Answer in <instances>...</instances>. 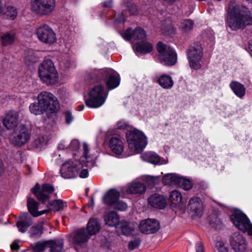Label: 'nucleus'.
Returning <instances> with one entry per match:
<instances>
[{
    "mask_svg": "<svg viewBox=\"0 0 252 252\" xmlns=\"http://www.w3.org/2000/svg\"><path fill=\"white\" fill-rule=\"evenodd\" d=\"M227 24L233 31L252 25V13L247 7L231 0L227 8Z\"/></svg>",
    "mask_w": 252,
    "mask_h": 252,
    "instance_id": "f257e3e1",
    "label": "nucleus"
},
{
    "mask_svg": "<svg viewBox=\"0 0 252 252\" xmlns=\"http://www.w3.org/2000/svg\"><path fill=\"white\" fill-rule=\"evenodd\" d=\"M38 75L40 80L48 86L58 83V71L53 62L49 58L45 59L38 66Z\"/></svg>",
    "mask_w": 252,
    "mask_h": 252,
    "instance_id": "f03ea898",
    "label": "nucleus"
},
{
    "mask_svg": "<svg viewBox=\"0 0 252 252\" xmlns=\"http://www.w3.org/2000/svg\"><path fill=\"white\" fill-rule=\"evenodd\" d=\"M126 138L129 155L142 152L147 144V137L144 133L136 129L129 130Z\"/></svg>",
    "mask_w": 252,
    "mask_h": 252,
    "instance_id": "7ed1b4c3",
    "label": "nucleus"
},
{
    "mask_svg": "<svg viewBox=\"0 0 252 252\" xmlns=\"http://www.w3.org/2000/svg\"><path fill=\"white\" fill-rule=\"evenodd\" d=\"M108 94L103 85L99 84L94 86L88 94L89 98L85 99L86 105L91 108L100 107L105 102Z\"/></svg>",
    "mask_w": 252,
    "mask_h": 252,
    "instance_id": "20e7f679",
    "label": "nucleus"
},
{
    "mask_svg": "<svg viewBox=\"0 0 252 252\" xmlns=\"http://www.w3.org/2000/svg\"><path fill=\"white\" fill-rule=\"evenodd\" d=\"M39 104L46 111V113H57L60 109V104L57 98L51 93L42 92L37 96Z\"/></svg>",
    "mask_w": 252,
    "mask_h": 252,
    "instance_id": "39448f33",
    "label": "nucleus"
},
{
    "mask_svg": "<svg viewBox=\"0 0 252 252\" xmlns=\"http://www.w3.org/2000/svg\"><path fill=\"white\" fill-rule=\"evenodd\" d=\"M83 166L80 160L70 159L62 164L60 172L61 176L64 179L74 178L78 176L79 172Z\"/></svg>",
    "mask_w": 252,
    "mask_h": 252,
    "instance_id": "423d86ee",
    "label": "nucleus"
},
{
    "mask_svg": "<svg viewBox=\"0 0 252 252\" xmlns=\"http://www.w3.org/2000/svg\"><path fill=\"white\" fill-rule=\"evenodd\" d=\"M56 3V0H32L31 10L41 16L49 15L54 10Z\"/></svg>",
    "mask_w": 252,
    "mask_h": 252,
    "instance_id": "0eeeda50",
    "label": "nucleus"
},
{
    "mask_svg": "<svg viewBox=\"0 0 252 252\" xmlns=\"http://www.w3.org/2000/svg\"><path fill=\"white\" fill-rule=\"evenodd\" d=\"M159 59L164 65H173L177 62V56L174 49L159 42L157 44Z\"/></svg>",
    "mask_w": 252,
    "mask_h": 252,
    "instance_id": "6e6552de",
    "label": "nucleus"
},
{
    "mask_svg": "<svg viewBox=\"0 0 252 252\" xmlns=\"http://www.w3.org/2000/svg\"><path fill=\"white\" fill-rule=\"evenodd\" d=\"M190 67L198 70L201 67V60L203 56V49L200 44L191 46L187 52Z\"/></svg>",
    "mask_w": 252,
    "mask_h": 252,
    "instance_id": "1a4fd4ad",
    "label": "nucleus"
},
{
    "mask_svg": "<svg viewBox=\"0 0 252 252\" xmlns=\"http://www.w3.org/2000/svg\"><path fill=\"white\" fill-rule=\"evenodd\" d=\"M230 219L240 230L252 235V224L245 214L242 212L235 213L231 216Z\"/></svg>",
    "mask_w": 252,
    "mask_h": 252,
    "instance_id": "9d476101",
    "label": "nucleus"
},
{
    "mask_svg": "<svg viewBox=\"0 0 252 252\" xmlns=\"http://www.w3.org/2000/svg\"><path fill=\"white\" fill-rule=\"evenodd\" d=\"M54 190L55 188L53 185L48 183L43 184L41 189L40 186L38 183L31 189V191L37 199L42 204H44L50 198V195L46 194L44 192L52 193Z\"/></svg>",
    "mask_w": 252,
    "mask_h": 252,
    "instance_id": "9b49d317",
    "label": "nucleus"
},
{
    "mask_svg": "<svg viewBox=\"0 0 252 252\" xmlns=\"http://www.w3.org/2000/svg\"><path fill=\"white\" fill-rule=\"evenodd\" d=\"M36 34L39 40L46 44H53L57 40L56 34L53 29L46 24L38 28L36 30Z\"/></svg>",
    "mask_w": 252,
    "mask_h": 252,
    "instance_id": "f8f14e48",
    "label": "nucleus"
},
{
    "mask_svg": "<svg viewBox=\"0 0 252 252\" xmlns=\"http://www.w3.org/2000/svg\"><path fill=\"white\" fill-rule=\"evenodd\" d=\"M88 79L92 83L104 81L108 90H110V72L108 69L94 70L88 75Z\"/></svg>",
    "mask_w": 252,
    "mask_h": 252,
    "instance_id": "ddd939ff",
    "label": "nucleus"
},
{
    "mask_svg": "<svg viewBox=\"0 0 252 252\" xmlns=\"http://www.w3.org/2000/svg\"><path fill=\"white\" fill-rule=\"evenodd\" d=\"M230 243L235 252H245L247 249L246 239L238 232H234L231 235Z\"/></svg>",
    "mask_w": 252,
    "mask_h": 252,
    "instance_id": "4468645a",
    "label": "nucleus"
},
{
    "mask_svg": "<svg viewBox=\"0 0 252 252\" xmlns=\"http://www.w3.org/2000/svg\"><path fill=\"white\" fill-rule=\"evenodd\" d=\"M160 227L158 221L155 219L142 220L139 225L140 231L143 234H149L158 231Z\"/></svg>",
    "mask_w": 252,
    "mask_h": 252,
    "instance_id": "2eb2a0df",
    "label": "nucleus"
},
{
    "mask_svg": "<svg viewBox=\"0 0 252 252\" xmlns=\"http://www.w3.org/2000/svg\"><path fill=\"white\" fill-rule=\"evenodd\" d=\"M124 38L127 40H133L141 42L145 40L146 38V34L145 31L141 28L138 27L134 31L131 29H127L124 33Z\"/></svg>",
    "mask_w": 252,
    "mask_h": 252,
    "instance_id": "dca6fc26",
    "label": "nucleus"
},
{
    "mask_svg": "<svg viewBox=\"0 0 252 252\" xmlns=\"http://www.w3.org/2000/svg\"><path fill=\"white\" fill-rule=\"evenodd\" d=\"M18 113L15 111H9L2 119L3 126L7 129L10 130L17 127L18 121Z\"/></svg>",
    "mask_w": 252,
    "mask_h": 252,
    "instance_id": "f3484780",
    "label": "nucleus"
},
{
    "mask_svg": "<svg viewBox=\"0 0 252 252\" xmlns=\"http://www.w3.org/2000/svg\"><path fill=\"white\" fill-rule=\"evenodd\" d=\"M18 134L14 137V142L15 145L20 146L25 144L30 139L31 134L28 128L23 125H21L18 128Z\"/></svg>",
    "mask_w": 252,
    "mask_h": 252,
    "instance_id": "a211bd4d",
    "label": "nucleus"
},
{
    "mask_svg": "<svg viewBox=\"0 0 252 252\" xmlns=\"http://www.w3.org/2000/svg\"><path fill=\"white\" fill-rule=\"evenodd\" d=\"M72 237L73 244L78 246L86 243L91 237L87 232L86 228L84 227L75 230Z\"/></svg>",
    "mask_w": 252,
    "mask_h": 252,
    "instance_id": "6ab92c4d",
    "label": "nucleus"
},
{
    "mask_svg": "<svg viewBox=\"0 0 252 252\" xmlns=\"http://www.w3.org/2000/svg\"><path fill=\"white\" fill-rule=\"evenodd\" d=\"M120 192L115 189H111V208L120 211H125L127 209L126 203L119 200Z\"/></svg>",
    "mask_w": 252,
    "mask_h": 252,
    "instance_id": "aec40b11",
    "label": "nucleus"
},
{
    "mask_svg": "<svg viewBox=\"0 0 252 252\" xmlns=\"http://www.w3.org/2000/svg\"><path fill=\"white\" fill-rule=\"evenodd\" d=\"M124 150V140L119 136L111 137V154L117 157L123 154Z\"/></svg>",
    "mask_w": 252,
    "mask_h": 252,
    "instance_id": "412c9836",
    "label": "nucleus"
},
{
    "mask_svg": "<svg viewBox=\"0 0 252 252\" xmlns=\"http://www.w3.org/2000/svg\"><path fill=\"white\" fill-rule=\"evenodd\" d=\"M20 220L16 223V226L18 228L19 231L24 233L27 231V229L32 224V220L29 214L27 212L21 213L19 216Z\"/></svg>",
    "mask_w": 252,
    "mask_h": 252,
    "instance_id": "4be33fe9",
    "label": "nucleus"
},
{
    "mask_svg": "<svg viewBox=\"0 0 252 252\" xmlns=\"http://www.w3.org/2000/svg\"><path fill=\"white\" fill-rule=\"evenodd\" d=\"M148 203L153 207L163 209L166 205V200L162 195L156 193L148 198Z\"/></svg>",
    "mask_w": 252,
    "mask_h": 252,
    "instance_id": "5701e85b",
    "label": "nucleus"
},
{
    "mask_svg": "<svg viewBox=\"0 0 252 252\" xmlns=\"http://www.w3.org/2000/svg\"><path fill=\"white\" fill-rule=\"evenodd\" d=\"M116 231L119 235L123 234L128 236L134 234L135 227L131 223L122 222L119 228L116 230Z\"/></svg>",
    "mask_w": 252,
    "mask_h": 252,
    "instance_id": "b1692460",
    "label": "nucleus"
},
{
    "mask_svg": "<svg viewBox=\"0 0 252 252\" xmlns=\"http://www.w3.org/2000/svg\"><path fill=\"white\" fill-rule=\"evenodd\" d=\"M101 225L96 218H91L86 227V231L91 237L99 232Z\"/></svg>",
    "mask_w": 252,
    "mask_h": 252,
    "instance_id": "393cba45",
    "label": "nucleus"
},
{
    "mask_svg": "<svg viewBox=\"0 0 252 252\" xmlns=\"http://www.w3.org/2000/svg\"><path fill=\"white\" fill-rule=\"evenodd\" d=\"M188 208L194 212L197 215H199L203 210V204L201 200L198 197H193L189 202Z\"/></svg>",
    "mask_w": 252,
    "mask_h": 252,
    "instance_id": "a878e982",
    "label": "nucleus"
},
{
    "mask_svg": "<svg viewBox=\"0 0 252 252\" xmlns=\"http://www.w3.org/2000/svg\"><path fill=\"white\" fill-rule=\"evenodd\" d=\"M146 189V186L141 183L132 182L127 185L126 192L130 194H142Z\"/></svg>",
    "mask_w": 252,
    "mask_h": 252,
    "instance_id": "bb28decb",
    "label": "nucleus"
},
{
    "mask_svg": "<svg viewBox=\"0 0 252 252\" xmlns=\"http://www.w3.org/2000/svg\"><path fill=\"white\" fill-rule=\"evenodd\" d=\"M64 240L63 239H56L49 240L50 252H62L63 250Z\"/></svg>",
    "mask_w": 252,
    "mask_h": 252,
    "instance_id": "cd10ccee",
    "label": "nucleus"
},
{
    "mask_svg": "<svg viewBox=\"0 0 252 252\" xmlns=\"http://www.w3.org/2000/svg\"><path fill=\"white\" fill-rule=\"evenodd\" d=\"M157 82L163 89H169L172 88L174 82L173 79L169 75L163 74L160 76Z\"/></svg>",
    "mask_w": 252,
    "mask_h": 252,
    "instance_id": "c85d7f7f",
    "label": "nucleus"
},
{
    "mask_svg": "<svg viewBox=\"0 0 252 252\" xmlns=\"http://www.w3.org/2000/svg\"><path fill=\"white\" fill-rule=\"evenodd\" d=\"M135 49L137 52L142 54H147L151 52L153 49L152 43L145 41L137 42Z\"/></svg>",
    "mask_w": 252,
    "mask_h": 252,
    "instance_id": "c756f323",
    "label": "nucleus"
},
{
    "mask_svg": "<svg viewBox=\"0 0 252 252\" xmlns=\"http://www.w3.org/2000/svg\"><path fill=\"white\" fill-rule=\"evenodd\" d=\"M102 149L104 153L110 155V131L108 129L107 131L101 133Z\"/></svg>",
    "mask_w": 252,
    "mask_h": 252,
    "instance_id": "7c9ffc66",
    "label": "nucleus"
},
{
    "mask_svg": "<svg viewBox=\"0 0 252 252\" xmlns=\"http://www.w3.org/2000/svg\"><path fill=\"white\" fill-rule=\"evenodd\" d=\"M16 37V34L14 32H6L0 37L2 45L7 46L12 45L14 43Z\"/></svg>",
    "mask_w": 252,
    "mask_h": 252,
    "instance_id": "2f4dec72",
    "label": "nucleus"
},
{
    "mask_svg": "<svg viewBox=\"0 0 252 252\" xmlns=\"http://www.w3.org/2000/svg\"><path fill=\"white\" fill-rule=\"evenodd\" d=\"M230 87L234 94L239 97H242L245 94V88L242 84L237 81L231 82L230 84Z\"/></svg>",
    "mask_w": 252,
    "mask_h": 252,
    "instance_id": "473e14b6",
    "label": "nucleus"
},
{
    "mask_svg": "<svg viewBox=\"0 0 252 252\" xmlns=\"http://www.w3.org/2000/svg\"><path fill=\"white\" fill-rule=\"evenodd\" d=\"M27 206L30 214L34 217L39 209L38 203L33 198L29 197L27 199Z\"/></svg>",
    "mask_w": 252,
    "mask_h": 252,
    "instance_id": "72a5a7b5",
    "label": "nucleus"
},
{
    "mask_svg": "<svg viewBox=\"0 0 252 252\" xmlns=\"http://www.w3.org/2000/svg\"><path fill=\"white\" fill-rule=\"evenodd\" d=\"M44 226L42 223H38L32 226L30 230L31 238H39L43 233Z\"/></svg>",
    "mask_w": 252,
    "mask_h": 252,
    "instance_id": "f704fd0d",
    "label": "nucleus"
},
{
    "mask_svg": "<svg viewBox=\"0 0 252 252\" xmlns=\"http://www.w3.org/2000/svg\"><path fill=\"white\" fill-rule=\"evenodd\" d=\"M49 205L52 207V210L54 212L63 210L65 207H67L66 202L62 199H54L49 202Z\"/></svg>",
    "mask_w": 252,
    "mask_h": 252,
    "instance_id": "c9c22d12",
    "label": "nucleus"
},
{
    "mask_svg": "<svg viewBox=\"0 0 252 252\" xmlns=\"http://www.w3.org/2000/svg\"><path fill=\"white\" fill-rule=\"evenodd\" d=\"M47 247H49V240L40 241L31 244L34 252H43Z\"/></svg>",
    "mask_w": 252,
    "mask_h": 252,
    "instance_id": "e433bc0d",
    "label": "nucleus"
},
{
    "mask_svg": "<svg viewBox=\"0 0 252 252\" xmlns=\"http://www.w3.org/2000/svg\"><path fill=\"white\" fill-rule=\"evenodd\" d=\"M141 157L143 160L153 164H157L159 162V157L154 153L147 152L142 155Z\"/></svg>",
    "mask_w": 252,
    "mask_h": 252,
    "instance_id": "4c0bfd02",
    "label": "nucleus"
},
{
    "mask_svg": "<svg viewBox=\"0 0 252 252\" xmlns=\"http://www.w3.org/2000/svg\"><path fill=\"white\" fill-rule=\"evenodd\" d=\"M29 109L31 113L35 115H40L46 113V111L41 105L39 104V101H38L37 103H31L29 106Z\"/></svg>",
    "mask_w": 252,
    "mask_h": 252,
    "instance_id": "58836bf2",
    "label": "nucleus"
},
{
    "mask_svg": "<svg viewBox=\"0 0 252 252\" xmlns=\"http://www.w3.org/2000/svg\"><path fill=\"white\" fill-rule=\"evenodd\" d=\"M102 9L100 11V13L99 15V17L102 19H106L105 22L106 24H108V19L110 17V15L107 13V12L109 10V9L110 7V0H108L103 2L102 5Z\"/></svg>",
    "mask_w": 252,
    "mask_h": 252,
    "instance_id": "ea45409f",
    "label": "nucleus"
},
{
    "mask_svg": "<svg viewBox=\"0 0 252 252\" xmlns=\"http://www.w3.org/2000/svg\"><path fill=\"white\" fill-rule=\"evenodd\" d=\"M180 176L175 174H167L162 178V182L165 185H176Z\"/></svg>",
    "mask_w": 252,
    "mask_h": 252,
    "instance_id": "a19ab883",
    "label": "nucleus"
},
{
    "mask_svg": "<svg viewBox=\"0 0 252 252\" xmlns=\"http://www.w3.org/2000/svg\"><path fill=\"white\" fill-rule=\"evenodd\" d=\"M38 58L32 50H28L25 57V63L28 66L37 62Z\"/></svg>",
    "mask_w": 252,
    "mask_h": 252,
    "instance_id": "79ce46f5",
    "label": "nucleus"
},
{
    "mask_svg": "<svg viewBox=\"0 0 252 252\" xmlns=\"http://www.w3.org/2000/svg\"><path fill=\"white\" fill-rule=\"evenodd\" d=\"M177 185L184 190H188L191 189L193 184L190 180L180 176Z\"/></svg>",
    "mask_w": 252,
    "mask_h": 252,
    "instance_id": "37998d69",
    "label": "nucleus"
},
{
    "mask_svg": "<svg viewBox=\"0 0 252 252\" xmlns=\"http://www.w3.org/2000/svg\"><path fill=\"white\" fill-rule=\"evenodd\" d=\"M193 27V22L190 19L183 20L180 24V29L184 32H188L192 30Z\"/></svg>",
    "mask_w": 252,
    "mask_h": 252,
    "instance_id": "c03bdc74",
    "label": "nucleus"
},
{
    "mask_svg": "<svg viewBox=\"0 0 252 252\" xmlns=\"http://www.w3.org/2000/svg\"><path fill=\"white\" fill-rule=\"evenodd\" d=\"M5 16L7 19L14 20L18 15L17 8L13 6H8L6 7V11L4 13Z\"/></svg>",
    "mask_w": 252,
    "mask_h": 252,
    "instance_id": "a18cd8bd",
    "label": "nucleus"
},
{
    "mask_svg": "<svg viewBox=\"0 0 252 252\" xmlns=\"http://www.w3.org/2000/svg\"><path fill=\"white\" fill-rule=\"evenodd\" d=\"M169 199L176 204H180L182 203L183 197L179 191L174 190L170 192Z\"/></svg>",
    "mask_w": 252,
    "mask_h": 252,
    "instance_id": "49530a36",
    "label": "nucleus"
},
{
    "mask_svg": "<svg viewBox=\"0 0 252 252\" xmlns=\"http://www.w3.org/2000/svg\"><path fill=\"white\" fill-rule=\"evenodd\" d=\"M111 90L117 87L120 83V77L118 73L111 69Z\"/></svg>",
    "mask_w": 252,
    "mask_h": 252,
    "instance_id": "de8ad7c7",
    "label": "nucleus"
},
{
    "mask_svg": "<svg viewBox=\"0 0 252 252\" xmlns=\"http://www.w3.org/2000/svg\"><path fill=\"white\" fill-rule=\"evenodd\" d=\"M215 252H228V249L225 243L222 240L218 241L214 248Z\"/></svg>",
    "mask_w": 252,
    "mask_h": 252,
    "instance_id": "09e8293b",
    "label": "nucleus"
},
{
    "mask_svg": "<svg viewBox=\"0 0 252 252\" xmlns=\"http://www.w3.org/2000/svg\"><path fill=\"white\" fill-rule=\"evenodd\" d=\"M163 33L172 36L175 34L176 29L172 25H169L162 28Z\"/></svg>",
    "mask_w": 252,
    "mask_h": 252,
    "instance_id": "8fccbe9b",
    "label": "nucleus"
},
{
    "mask_svg": "<svg viewBox=\"0 0 252 252\" xmlns=\"http://www.w3.org/2000/svg\"><path fill=\"white\" fill-rule=\"evenodd\" d=\"M120 225L119 216L115 212L111 211V226H115L116 230H117Z\"/></svg>",
    "mask_w": 252,
    "mask_h": 252,
    "instance_id": "3c124183",
    "label": "nucleus"
},
{
    "mask_svg": "<svg viewBox=\"0 0 252 252\" xmlns=\"http://www.w3.org/2000/svg\"><path fill=\"white\" fill-rule=\"evenodd\" d=\"M64 117L65 122L66 125H70L74 120V116L70 110H66L63 113Z\"/></svg>",
    "mask_w": 252,
    "mask_h": 252,
    "instance_id": "603ef678",
    "label": "nucleus"
},
{
    "mask_svg": "<svg viewBox=\"0 0 252 252\" xmlns=\"http://www.w3.org/2000/svg\"><path fill=\"white\" fill-rule=\"evenodd\" d=\"M46 143L43 137H39L35 139L33 142V146L36 148H41Z\"/></svg>",
    "mask_w": 252,
    "mask_h": 252,
    "instance_id": "864d4df0",
    "label": "nucleus"
},
{
    "mask_svg": "<svg viewBox=\"0 0 252 252\" xmlns=\"http://www.w3.org/2000/svg\"><path fill=\"white\" fill-rule=\"evenodd\" d=\"M141 242L139 238H136L133 240L130 241L128 244V248L129 250H133L137 248Z\"/></svg>",
    "mask_w": 252,
    "mask_h": 252,
    "instance_id": "5fc2aeb1",
    "label": "nucleus"
},
{
    "mask_svg": "<svg viewBox=\"0 0 252 252\" xmlns=\"http://www.w3.org/2000/svg\"><path fill=\"white\" fill-rule=\"evenodd\" d=\"M127 8L130 15H136L139 13L138 8L133 3H128Z\"/></svg>",
    "mask_w": 252,
    "mask_h": 252,
    "instance_id": "6e6d98bb",
    "label": "nucleus"
},
{
    "mask_svg": "<svg viewBox=\"0 0 252 252\" xmlns=\"http://www.w3.org/2000/svg\"><path fill=\"white\" fill-rule=\"evenodd\" d=\"M102 201L103 204L106 205L108 207H110V189H108L104 194Z\"/></svg>",
    "mask_w": 252,
    "mask_h": 252,
    "instance_id": "4d7b16f0",
    "label": "nucleus"
},
{
    "mask_svg": "<svg viewBox=\"0 0 252 252\" xmlns=\"http://www.w3.org/2000/svg\"><path fill=\"white\" fill-rule=\"evenodd\" d=\"M69 147L72 151H78L80 148L79 141L77 139L72 140L69 144Z\"/></svg>",
    "mask_w": 252,
    "mask_h": 252,
    "instance_id": "13d9d810",
    "label": "nucleus"
},
{
    "mask_svg": "<svg viewBox=\"0 0 252 252\" xmlns=\"http://www.w3.org/2000/svg\"><path fill=\"white\" fill-rule=\"evenodd\" d=\"M103 219L106 225L110 226V210H107L103 214Z\"/></svg>",
    "mask_w": 252,
    "mask_h": 252,
    "instance_id": "bf43d9fd",
    "label": "nucleus"
},
{
    "mask_svg": "<svg viewBox=\"0 0 252 252\" xmlns=\"http://www.w3.org/2000/svg\"><path fill=\"white\" fill-rule=\"evenodd\" d=\"M19 241H20L19 240H15L14 241L10 246L11 250L18 252L20 250V247L19 245Z\"/></svg>",
    "mask_w": 252,
    "mask_h": 252,
    "instance_id": "052dcab7",
    "label": "nucleus"
},
{
    "mask_svg": "<svg viewBox=\"0 0 252 252\" xmlns=\"http://www.w3.org/2000/svg\"><path fill=\"white\" fill-rule=\"evenodd\" d=\"M195 247L196 252H204V248L201 242H198Z\"/></svg>",
    "mask_w": 252,
    "mask_h": 252,
    "instance_id": "680f3d73",
    "label": "nucleus"
},
{
    "mask_svg": "<svg viewBox=\"0 0 252 252\" xmlns=\"http://www.w3.org/2000/svg\"><path fill=\"white\" fill-rule=\"evenodd\" d=\"M89 176V172L87 169H83L79 174V177L81 178H86Z\"/></svg>",
    "mask_w": 252,
    "mask_h": 252,
    "instance_id": "e2e57ef3",
    "label": "nucleus"
},
{
    "mask_svg": "<svg viewBox=\"0 0 252 252\" xmlns=\"http://www.w3.org/2000/svg\"><path fill=\"white\" fill-rule=\"evenodd\" d=\"M83 156L85 158H87L88 154L89 152V145L86 143H83Z\"/></svg>",
    "mask_w": 252,
    "mask_h": 252,
    "instance_id": "0e129e2a",
    "label": "nucleus"
},
{
    "mask_svg": "<svg viewBox=\"0 0 252 252\" xmlns=\"http://www.w3.org/2000/svg\"><path fill=\"white\" fill-rule=\"evenodd\" d=\"M62 63H63V64H64V67L66 69H68V68L71 67L72 65V62L69 59H67V60H65Z\"/></svg>",
    "mask_w": 252,
    "mask_h": 252,
    "instance_id": "69168bd1",
    "label": "nucleus"
},
{
    "mask_svg": "<svg viewBox=\"0 0 252 252\" xmlns=\"http://www.w3.org/2000/svg\"><path fill=\"white\" fill-rule=\"evenodd\" d=\"M68 147V145H65L64 144V142H62L59 144L58 146V149L59 150H64V149H67Z\"/></svg>",
    "mask_w": 252,
    "mask_h": 252,
    "instance_id": "338daca9",
    "label": "nucleus"
},
{
    "mask_svg": "<svg viewBox=\"0 0 252 252\" xmlns=\"http://www.w3.org/2000/svg\"><path fill=\"white\" fill-rule=\"evenodd\" d=\"M127 125L124 122L120 121L117 123V128L119 129H124Z\"/></svg>",
    "mask_w": 252,
    "mask_h": 252,
    "instance_id": "774afa93",
    "label": "nucleus"
}]
</instances>
